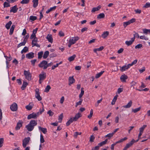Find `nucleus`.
Instances as JSON below:
<instances>
[{
    "label": "nucleus",
    "mask_w": 150,
    "mask_h": 150,
    "mask_svg": "<svg viewBox=\"0 0 150 150\" xmlns=\"http://www.w3.org/2000/svg\"><path fill=\"white\" fill-rule=\"evenodd\" d=\"M23 122L21 120H19L17 123L16 126L15 127L16 130H18L20 129L22 126Z\"/></svg>",
    "instance_id": "nucleus-10"
},
{
    "label": "nucleus",
    "mask_w": 150,
    "mask_h": 150,
    "mask_svg": "<svg viewBox=\"0 0 150 150\" xmlns=\"http://www.w3.org/2000/svg\"><path fill=\"white\" fill-rule=\"evenodd\" d=\"M47 114H48L50 116H52L54 114V112H52L51 110H50L48 111Z\"/></svg>",
    "instance_id": "nucleus-53"
},
{
    "label": "nucleus",
    "mask_w": 150,
    "mask_h": 150,
    "mask_svg": "<svg viewBox=\"0 0 150 150\" xmlns=\"http://www.w3.org/2000/svg\"><path fill=\"white\" fill-rule=\"evenodd\" d=\"M145 70V68L144 67H143L142 69H139V71L140 73H141L144 72Z\"/></svg>",
    "instance_id": "nucleus-61"
},
{
    "label": "nucleus",
    "mask_w": 150,
    "mask_h": 150,
    "mask_svg": "<svg viewBox=\"0 0 150 150\" xmlns=\"http://www.w3.org/2000/svg\"><path fill=\"white\" fill-rule=\"evenodd\" d=\"M38 0H33V6L35 8L38 5Z\"/></svg>",
    "instance_id": "nucleus-31"
},
{
    "label": "nucleus",
    "mask_w": 150,
    "mask_h": 150,
    "mask_svg": "<svg viewBox=\"0 0 150 150\" xmlns=\"http://www.w3.org/2000/svg\"><path fill=\"white\" fill-rule=\"evenodd\" d=\"M37 124V121L31 120L30 121L29 123L26 126L25 128L28 131L30 132L33 129L34 127Z\"/></svg>",
    "instance_id": "nucleus-1"
},
{
    "label": "nucleus",
    "mask_w": 150,
    "mask_h": 150,
    "mask_svg": "<svg viewBox=\"0 0 150 150\" xmlns=\"http://www.w3.org/2000/svg\"><path fill=\"white\" fill-rule=\"evenodd\" d=\"M38 41V39L37 38H35L33 39L32 41V47H33L35 46L37 47H40V45L38 44H37V42Z\"/></svg>",
    "instance_id": "nucleus-6"
},
{
    "label": "nucleus",
    "mask_w": 150,
    "mask_h": 150,
    "mask_svg": "<svg viewBox=\"0 0 150 150\" xmlns=\"http://www.w3.org/2000/svg\"><path fill=\"white\" fill-rule=\"evenodd\" d=\"M28 51V48L27 47H25L21 51V53L23 54V53H26Z\"/></svg>",
    "instance_id": "nucleus-28"
},
{
    "label": "nucleus",
    "mask_w": 150,
    "mask_h": 150,
    "mask_svg": "<svg viewBox=\"0 0 150 150\" xmlns=\"http://www.w3.org/2000/svg\"><path fill=\"white\" fill-rule=\"evenodd\" d=\"M93 110L91 109L90 112V114L88 116V118L91 119V118L93 115Z\"/></svg>",
    "instance_id": "nucleus-45"
},
{
    "label": "nucleus",
    "mask_w": 150,
    "mask_h": 150,
    "mask_svg": "<svg viewBox=\"0 0 150 150\" xmlns=\"http://www.w3.org/2000/svg\"><path fill=\"white\" fill-rule=\"evenodd\" d=\"M57 56V54L56 53H53L50 54V58H52L54 57H56Z\"/></svg>",
    "instance_id": "nucleus-57"
},
{
    "label": "nucleus",
    "mask_w": 150,
    "mask_h": 150,
    "mask_svg": "<svg viewBox=\"0 0 150 150\" xmlns=\"http://www.w3.org/2000/svg\"><path fill=\"white\" fill-rule=\"evenodd\" d=\"M15 25H12L10 30V32L9 33L10 35H11L13 34L14 29L15 28Z\"/></svg>",
    "instance_id": "nucleus-22"
},
{
    "label": "nucleus",
    "mask_w": 150,
    "mask_h": 150,
    "mask_svg": "<svg viewBox=\"0 0 150 150\" xmlns=\"http://www.w3.org/2000/svg\"><path fill=\"white\" fill-rule=\"evenodd\" d=\"M104 71H101L100 72L97 74L95 76V77L96 78H98L100 77L101 75L103 74V73L104 72Z\"/></svg>",
    "instance_id": "nucleus-32"
},
{
    "label": "nucleus",
    "mask_w": 150,
    "mask_h": 150,
    "mask_svg": "<svg viewBox=\"0 0 150 150\" xmlns=\"http://www.w3.org/2000/svg\"><path fill=\"white\" fill-rule=\"evenodd\" d=\"M46 73L44 71H42L41 73L39 74V82L40 84L42 83V81L46 78Z\"/></svg>",
    "instance_id": "nucleus-2"
},
{
    "label": "nucleus",
    "mask_w": 150,
    "mask_h": 150,
    "mask_svg": "<svg viewBox=\"0 0 150 150\" xmlns=\"http://www.w3.org/2000/svg\"><path fill=\"white\" fill-rule=\"evenodd\" d=\"M47 61L45 60L42 61L39 64L38 66L40 68H43L44 69H47Z\"/></svg>",
    "instance_id": "nucleus-5"
},
{
    "label": "nucleus",
    "mask_w": 150,
    "mask_h": 150,
    "mask_svg": "<svg viewBox=\"0 0 150 150\" xmlns=\"http://www.w3.org/2000/svg\"><path fill=\"white\" fill-rule=\"evenodd\" d=\"M24 74L26 79L28 81L31 80V74L30 72L29 71L24 70Z\"/></svg>",
    "instance_id": "nucleus-3"
},
{
    "label": "nucleus",
    "mask_w": 150,
    "mask_h": 150,
    "mask_svg": "<svg viewBox=\"0 0 150 150\" xmlns=\"http://www.w3.org/2000/svg\"><path fill=\"white\" fill-rule=\"evenodd\" d=\"M105 16V15L104 13H101L98 15L97 18L98 19L103 18H104Z\"/></svg>",
    "instance_id": "nucleus-26"
},
{
    "label": "nucleus",
    "mask_w": 150,
    "mask_h": 150,
    "mask_svg": "<svg viewBox=\"0 0 150 150\" xmlns=\"http://www.w3.org/2000/svg\"><path fill=\"white\" fill-rule=\"evenodd\" d=\"M130 24V23L129 21H128L124 22L123 26H124V28H125L127 25H129Z\"/></svg>",
    "instance_id": "nucleus-49"
},
{
    "label": "nucleus",
    "mask_w": 150,
    "mask_h": 150,
    "mask_svg": "<svg viewBox=\"0 0 150 150\" xmlns=\"http://www.w3.org/2000/svg\"><path fill=\"white\" fill-rule=\"evenodd\" d=\"M76 56L75 54H74L72 56H71L69 57L68 59V60L69 62H71L73 61L74 59L76 57Z\"/></svg>",
    "instance_id": "nucleus-25"
},
{
    "label": "nucleus",
    "mask_w": 150,
    "mask_h": 150,
    "mask_svg": "<svg viewBox=\"0 0 150 150\" xmlns=\"http://www.w3.org/2000/svg\"><path fill=\"white\" fill-rule=\"evenodd\" d=\"M34 54L33 52H31L27 54L26 55V57L28 59H31L34 57Z\"/></svg>",
    "instance_id": "nucleus-11"
},
{
    "label": "nucleus",
    "mask_w": 150,
    "mask_h": 150,
    "mask_svg": "<svg viewBox=\"0 0 150 150\" xmlns=\"http://www.w3.org/2000/svg\"><path fill=\"white\" fill-rule=\"evenodd\" d=\"M37 115L35 112H33L31 114L29 115L27 117L28 120H29L32 118L35 119L37 118Z\"/></svg>",
    "instance_id": "nucleus-9"
},
{
    "label": "nucleus",
    "mask_w": 150,
    "mask_h": 150,
    "mask_svg": "<svg viewBox=\"0 0 150 150\" xmlns=\"http://www.w3.org/2000/svg\"><path fill=\"white\" fill-rule=\"evenodd\" d=\"M143 33L147 34L148 33H149L150 29H144L143 30Z\"/></svg>",
    "instance_id": "nucleus-43"
},
{
    "label": "nucleus",
    "mask_w": 150,
    "mask_h": 150,
    "mask_svg": "<svg viewBox=\"0 0 150 150\" xmlns=\"http://www.w3.org/2000/svg\"><path fill=\"white\" fill-rule=\"evenodd\" d=\"M30 139V137L25 138L23 141V146L24 148L26 147L27 144L29 142Z\"/></svg>",
    "instance_id": "nucleus-4"
},
{
    "label": "nucleus",
    "mask_w": 150,
    "mask_h": 150,
    "mask_svg": "<svg viewBox=\"0 0 150 150\" xmlns=\"http://www.w3.org/2000/svg\"><path fill=\"white\" fill-rule=\"evenodd\" d=\"M43 54V52L41 51V52H39L38 53V58L39 59H40L42 57V54Z\"/></svg>",
    "instance_id": "nucleus-42"
},
{
    "label": "nucleus",
    "mask_w": 150,
    "mask_h": 150,
    "mask_svg": "<svg viewBox=\"0 0 150 150\" xmlns=\"http://www.w3.org/2000/svg\"><path fill=\"white\" fill-rule=\"evenodd\" d=\"M35 96L37 95H39L40 94L39 90L38 88H36L35 90Z\"/></svg>",
    "instance_id": "nucleus-56"
},
{
    "label": "nucleus",
    "mask_w": 150,
    "mask_h": 150,
    "mask_svg": "<svg viewBox=\"0 0 150 150\" xmlns=\"http://www.w3.org/2000/svg\"><path fill=\"white\" fill-rule=\"evenodd\" d=\"M117 143H116V142L115 143H114L112 144L111 145V149L112 150H114V147L115 146Z\"/></svg>",
    "instance_id": "nucleus-63"
},
{
    "label": "nucleus",
    "mask_w": 150,
    "mask_h": 150,
    "mask_svg": "<svg viewBox=\"0 0 150 150\" xmlns=\"http://www.w3.org/2000/svg\"><path fill=\"white\" fill-rule=\"evenodd\" d=\"M47 39L49 42L52 43L53 42V38L51 35L48 34L46 37Z\"/></svg>",
    "instance_id": "nucleus-16"
},
{
    "label": "nucleus",
    "mask_w": 150,
    "mask_h": 150,
    "mask_svg": "<svg viewBox=\"0 0 150 150\" xmlns=\"http://www.w3.org/2000/svg\"><path fill=\"white\" fill-rule=\"evenodd\" d=\"M4 7H8L10 6L9 4L6 2H5L4 4Z\"/></svg>",
    "instance_id": "nucleus-58"
},
{
    "label": "nucleus",
    "mask_w": 150,
    "mask_h": 150,
    "mask_svg": "<svg viewBox=\"0 0 150 150\" xmlns=\"http://www.w3.org/2000/svg\"><path fill=\"white\" fill-rule=\"evenodd\" d=\"M75 79H74L73 76L69 77V85H70L71 84L75 82Z\"/></svg>",
    "instance_id": "nucleus-14"
},
{
    "label": "nucleus",
    "mask_w": 150,
    "mask_h": 150,
    "mask_svg": "<svg viewBox=\"0 0 150 150\" xmlns=\"http://www.w3.org/2000/svg\"><path fill=\"white\" fill-rule=\"evenodd\" d=\"M51 88L50 85H47L45 88V91L46 92H48Z\"/></svg>",
    "instance_id": "nucleus-40"
},
{
    "label": "nucleus",
    "mask_w": 150,
    "mask_h": 150,
    "mask_svg": "<svg viewBox=\"0 0 150 150\" xmlns=\"http://www.w3.org/2000/svg\"><path fill=\"white\" fill-rule=\"evenodd\" d=\"M142 44H139L137 45H136L135 47V48L136 49H139V48H141L142 47Z\"/></svg>",
    "instance_id": "nucleus-50"
},
{
    "label": "nucleus",
    "mask_w": 150,
    "mask_h": 150,
    "mask_svg": "<svg viewBox=\"0 0 150 150\" xmlns=\"http://www.w3.org/2000/svg\"><path fill=\"white\" fill-rule=\"evenodd\" d=\"M45 142V140L44 139L43 136L41 134L40 135V142L41 143H43Z\"/></svg>",
    "instance_id": "nucleus-41"
},
{
    "label": "nucleus",
    "mask_w": 150,
    "mask_h": 150,
    "mask_svg": "<svg viewBox=\"0 0 150 150\" xmlns=\"http://www.w3.org/2000/svg\"><path fill=\"white\" fill-rule=\"evenodd\" d=\"M109 32L108 31H106L103 33L102 35V37L104 38H105L109 35Z\"/></svg>",
    "instance_id": "nucleus-30"
},
{
    "label": "nucleus",
    "mask_w": 150,
    "mask_h": 150,
    "mask_svg": "<svg viewBox=\"0 0 150 150\" xmlns=\"http://www.w3.org/2000/svg\"><path fill=\"white\" fill-rule=\"evenodd\" d=\"M73 118H71L66 123V125L67 126H69L71 123L73 122Z\"/></svg>",
    "instance_id": "nucleus-34"
},
{
    "label": "nucleus",
    "mask_w": 150,
    "mask_h": 150,
    "mask_svg": "<svg viewBox=\"0 0 150 150\" xmlns=\"http://www.w3.org/2000/svg\"><path fill=\"white\" fill-rule=\"evenodd\" d=\"M33 104L32 103H30L29 104L25 106V108L28 110H30L32 108Z\"/></svg>",
    "instance_id": "nucleus-19"
},
{
    "label": "nucleus",
    "mask_w": 150,
    "mask_h": 150,
    "mask_svg": "<svg viewBox=\"0 0 150 150\" xmlns=\"http://www.w3.org/2000/svg\"><path fill=\"white\" fill-rule=\"evenodd\" d=\"M59 35L60 37H63L64 36V33L62 31H60L59 32Z\"/></svg>",
    "instance_id": "nucleus-59"
},
{
    "label": "nucleus",
    "mask_w": 150,
    "mask_h": 150,
    "mask_svg": "<svg viewBox=\"0 0 150 150\" xmlns=\"http://www.w3.org/2000/svg\"><path fill=\"white\" fill-rule=\"evenodd\" d=\"M37 19V17L36 16H30L29 18V20L31 21H34L35 20H36Z\"/></svg>",
    "instance_id": "nucleus-33"
},
{
    "label": "nucleus",
    "mask_w": 150,
    "mask_h": 150,
    "mask_svg": "<svg viewBox=\"0 0 150 150\" xmlns=\"http://www.w3.org/2000/svg\"><path fill=\"white\" fill-rule=\"evenodd\" d=\"M95 138V137L93 135H92L91 136L90 139V141L91 142H93L94 141V140Z\"/></svg>",
    "instance_id": "nucleus-52"
},
{
    "label": "nucleus",
    "mask_w": 150,
    "mask_h": 150,
    "mask_svg": "<svg viewBox=\"0 0 150 150\" xmlns=\"http://www.w3.org/2000/svg\"><path fill=\"white\" fill-rule=\"evenodd\" d=\"M127 76L125 74L122 75L120 77L121 80L123 82H126V80L127 79Z\"/></svg>",
    "instance_id": "nucleus-13"
},
{
    "label": "nucleus",
    "mask_w": 150,
    "mask_h": 150,
    "mask_svg": "<svg viewBox=\"0 0 150 150\" xmlns=\"http://www.w3.org/2000/svg\"><path fill=\"white\" fill-rule=\"evenodd\" d=\"M4 139L3 138H0V147H1L3 145Z\"/></svg>",
    "instance_id": "nucleus-47"
},
{
    "label": "nucleus",
    "mask_w": 150,
    "mask_h": 150,
    "mask_svg": "<svg viewBox=\"0 0 150 150\" xmlns=\"http://www.w3.org/2000/svg\"><path fill=\"white\" fill-rule=\"evenodd\" d=\"M28 84L27 82L23 81L21 87V89L23 90H24Z\"/></svg>",
    "instance_id": "nucleus-23"
},
{
    "label": "nucleus",
    "mask_w": 150,
    "mask_h": 150,
    "mask_svg": "<svg viewBox=\"0 0 150 150\" xmlns=\"http://www.w3.org/2000/svg\"><path fill=\"white\" fill-rule=\"evenodd\" d=\"M123 88H119L117 89V93L119 94L120 93L122 92L123 91Z\"/></svg>",
    "instance_id": "nucleus-60"
},
{
    "label": "nucleus",
    "mask_w": 150,
    "mask_h": 150,
    "mask_svg": "<svg viewBox=\"0 0 150 150\" xmlns=\"http://www.w3.org/2000/svg\"><path fill=\"white\" fill-rule=\"evenodd\" d=\"M83 100L82 99H80V100L76 103L75 107H77L78 105H81L82 103Z\"/></svg>",
    "instance_id": "nucleus-39"
},
{
    "label": "nucleus",
    "mask_w": 150,
    "mask_h": 150,
    "mask_svg": "<svg viewBox=\"0 0 150 150\" xmlns=\"http://www.w3.org/2000/svg\"><path fill=\"white\" fill-rule=\"evenodd\" d=\"M136 21L135 19L134 18H132L131 20H129V21L130 23H132L134 22H135Z\"/></svg>",
    "instance_id": "nucleus-64"
},
{
    "label": "nucleus",
    "mask_w": 150,
    "mask_h": 150,
    "mask_svg": "<svg viewBox=\"0 0 150 150\" xmlns=\"http://www.w3.org/2000/svg\"><path fill=\"white\" fill-rule=\"evenodd\" d=\"M63 117V114L62 113L59 116L58 120H59V122L60 123L62 122Z\"/></svg>",
    "instance_id": "nucleus-36"
},
{
    "label": "nucleus",
    "mask_w": 150,
    "mask_h": 150,
    "mask_svg": "<svg viewBox=\"0 0 150 150\" xmlns=\"http://www.w3.org/2000/svg\"><path fill=\"white\" fill-rule=\"evenodd\" d=\"M146 125H144L142 127L139 128V132H143L144 129L146 127Z\"/></svg>",
    "instance_id": "nucleus-37"
},
{
    "label": "nucleus",
    "mask_w": 150,
    "mask_h": 150,
    "mask_svg": "<svg viewBox=\"0 0 150 150\" xmlns=\"http://www.w3.org/2000/svg\"><path fill=\"white\" fill-rule=\"evenodd\" d=\"M81 116V114L79 113L76 114L74 118H73V120L74 121H76Z\"/></svg>",
    "instance_id": "nucleus-15"
},
{
    "label": "nucleus",
    "mask_w": 150,
    "mask_h": 150,
    "mask_svg": "<svg viewBox=\"0 0 150 150\" xmlns=\"http://www.w3.org/2000/svg\"><path fill=\"white\" fill-rule=\"evenodd\" d=\"M114 134H113V133H109L108 134H107V135L105 136V137H108L109 138H110L112 137V136Z\"/></svg>",
    "instance_id": "nucleus-55"
},
{
    "label": "nucleus",
    "mask_w": 150,
    "mask_h": 150,
    "mask_svg": "<svg viewBox=\"0 0 150 150\" xmlns=\"http://www.w3.org/2000/svg\"><path fill=\"white\" fill-rule=\"evenodd\" d=\"M127 137H125L123 138L122 139L120 140H119L118 141H117L116 142V143H119L121 142H123L124 141H125L127 139Z\"/></svg>",
    "instance_id": "nucleus-35"
},
{
    "label": "nucleus",
    "mask_w": 150,
    "mask_h": 150,
    "mask_svg": "<svg viewBox=\"0 0 150 150\" xmlns=\"http://www.w3.org/2000/svg\"><path fill=\"white\" fill-rule=\"evenodd\" d=\"M132 100H130L129 102L127 103V104L123 106V107L125 108H129L131 107L132 104Z\"/></svg>",
    "instance_id": "nucleus-21"
},
{
    "label": "nucleus",
    "mask_w": 150,
    "mask_h": 150,
    "mask_svg": "<svg viewBox=\"0 0 150 150\" xmlns=\"http://www.w3.org/2000/svg\"><path fill=\"white\" fill-rule=\"evenodd\" d=\"M134 142V139H133L130 142L126 144L125 146L123 149L124 150H126L127 149L131 146L133 144Z\"/></svg>",
    "instance_id": "nucleus-8"
},
{
    "label": "nucleus",
    "mask_w": 150,
    "mask_h": 150,
    "mask_svg": "<svg viewBox=\"0 0 150 150\" xmlns=\"http://www.w3.org/2000/svg\"><path fill=\"white\" fill-rule=\"evenodd\" d=\"M49 52L48 51H45L43 55V58L44 59L47 58L49 55Z\"/></svg>",
    "instance_id": "nucleus-27"
},
{
    "label": "nucleus",
    "mask_w": 150,
    "mask_h": 150,
    "mask_svg": "<svg viewBox=\"0 0 150 150\" xmlns=\"http://www.w3.org/2000/svg\"><path fill=\"white\" fill-rule=\"evenodd\" d=\"M25 44L23 42L20 43L19 44H18V45L17 47L19 48L21 47L22 46H24L25 45Z\"/></svg>",
    "instance_id": "nucleus-62"
},
{
    "label": "nucleus",
    "mask_w": 150,
    "mask_h": 150,
    "mask_svg": "<svg viewBox=\"0 0 150 150\" xmlns=\"http://www.w3.org/2000/svg\"><path fill=\"white\" fill-rule=\"evenodd\" d=\"M108 141V139H106L105 140V141H103L99 143L98 144V145L99 146H103V145H105L106 144Z\"/></svg>",
    "instance_id": "nucleus-24"
},
{
    "label": "nucleus",
    "mask_w": 150,
    "mask_h": 150,
    "mask_svg": "<svg viewBox=\"0 0 150 150\" xmlns=\"http://www.w3.org/2000/svg\"><path fill=\"white\" fill-rule=\"evenodd\" d=\"M36 98L38 99V101H40L42 100V98L40 96V95H37L35 96Z\"/></svg>",
    "instance_id": "nucleus-54"
},
{
    "label": "nucleus",
    "mask_w": 150,
    "mask_h": 150,
    "mask_svg": "<svg viewBox=\"0 0 150 150\" xmlns=\"http://www.w3.org/2000/svg\"><path fill=\"white\" fill-rule=\"evenodd\" d=\"M30 0H22L21 3L22 4H27L29 2Z\"/></svg>",
    "instance_id": "nucleus-46"
},
{
    "label": "nucleus",
    "mask_w": 150,
    "mask_h": 150,
    "mask_svg": "<svg viewBox=\"0 0 150 150\" xmlns=\"http://www.w3.org/2000/svg\"><path fill=\"white\" fill-rule=\"evenodd\" d=\"M120 67V70L122 72L124 71H126V70H127L129 68V67L127 66V65H125L124 66H123L122 67Z\"/></svg>",
    "instance_id": "nucleus-17"
},
{
    "label": "nucleus",
    "mask_w": 150,
    "mask_h": 150,
    "mask_svg": "<svg viewBox=\"0 0 150 150\" xmlns=\"http://www.w3.org/2000/svg\"><path fill=\"white\" fill-rule=\"evenodd\" d=\"M141 109L140 107H139L137 108H135V109H133L132 110V111L134 113H136L139 111Z\"/></svg>",
    "instance_id": "nucleus-44"
},
{
    "label": "nucleus",
    "mask_w": 150,
    "mask_h": 150,
    "mask_svg": "<svg viewBox=\"0 0 150 150\" xmlns=\"http://www.w3.org/2000/svg\"><path fill=\"white\" fill-rule=\"evenodd\" d=\"M79 39V38L78 37H76L71 38L69 41L73 43V44H74L76 42V41L78 40Z\"/></svg>",
    "instance_id": "nucleus-12"
},
{
    "label": "nucleus",
    "mask_w": 150,
    "mask_h": 150,
    "mask_svg": "<svg viewBox=\"0 0 150 150\" xmlns=\"http://www.w3.org/2000/svg\"><path fill=\"white\" fill-rule=\"evenodd\" d=\"M39 130H41L44 134H46L47 132V129L46 128L42 127L40 126L38 127Z\"/></svg>",
    "instance_id": "nucleus-20"
},
{
    "label": "nucleus",
    "mask_w": 150,
    "mask_h": 150,
    "mask_svg": "<svg viewBox=\"0 0 150 150\" xmlns=\"http://www.w3.org/2000/svg\"><path fill=\"white\" fill-rule=\"evenodd\" d=\"M134 33H135L134 34V37L132 38L134 39V41L135 38H139V35L137 33H136L135 31H134Z\"/></svg>",
    "instance_id": "nucleus-38"
},
{
    "label": "nucleus",
    "mask_w": 150,
    "mask_h": 150,
    "mask_svg": "<svg viewBox=\"0 0 150 150\" xmlns=\"http://www.w3.org/2000/svg\"><path fill=\"white\" fill-rule=\"evenodd\" d=\"M144 8H147L150 7V4L149 2H147L143 6Z\"/></svg>",
    "instance_id": "nucleus-48"
},
{
    "label": "nucleus",
    "mask_w": 150,
    "mask_h": 150,
    "mask_svg": "<svg viewBox=\"0 0 150 150\" xmlns=\"http://www.w3.org/2000/svg\"><path fill=\"white\" fill-rule=\"evenodd\" d=\"M134 41V39L131 38V40L126 41L125 43L127 46H129L131 45Z\"/></svg>",
    "instance_id": "nucleus-18"
},
{
    "label": "nucleus",
    "mask_w": 150,
    "mask_h": 150,
    "mask_svg": "<svg viewBox=\"0 0 150 150\" xmlns=\"http://www.w3.org/2000/svg\"><path fill=\"white\" fill-rule=\"evenodd\" d=\"M10 109L13 111H16L18 109V105L15 103H13L10 106Z\"/></svg>",
    "instance_id": "nucleus-7"
},
{
    "label": "nucleus",
    "mask_w": 150,
    "mask_h": 150,
    "mask_svg": "<svg viewBox=\"0 0 150 150\" xmlns=\"http://www.w3.org/2000/svg\"><path fill=\"white\" fill-rule=\"evenodd\" d=\"M12 24V22L10 21H9L6 24L5 27L6 28H7V29H9L10 28Z\"/></svg>",
    "instance_id": "nucleus-29"
},
{
    "label": "nucleus",
    "mask_w": 150,
    "mask_h": 150,
    "mask_svg": "<svg viewBox=\"0 0 150 150\" xmlns=\"http://www.w3.org/2000/svg\"><path fill=\"white\" fill-rule=\"evenodd\" d=\"M81 134V132H76L74 133V137L76 138L78 135H80Z\"/></svg>",
    "instance_id": "nucleus-51"
}]
</instances>
